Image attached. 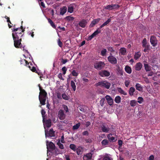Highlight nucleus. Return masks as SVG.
Segmentation results:
<instances>
[{"label":"nucleus","instance_id":"52","mask_svg":"<svg viewBox=\"0 0 160 160\" xmlns=\"http://www.w3.org/2000/svg\"><path fill=\"white\" fill-rule=\"evenodd\" d=\"M58 46L61 48H62V43L60 39H58Z\"/></svg>","mask_w":160,"mask_h":160},{"label":"nucleus","instance_id":"1","mask_svg":"<svg viewBox=\"0 0 160 160\" xmlns=\"http://www.w3.org/2000/svg\"><path fill=\"white\" fill-rule=\"evenodd\" d=\"M39 87L40 91L39 99L41 105H44L46 104L45 102L47 95V93L44 89H42L40 84H39Z\"/></svg>","mask_w":160,"mask_h":160},{"label":"nucleus","instance_id":"30","mask_svg":"<svg viewBox=\"0 0 160 160\" xmlns=\"http://www.w3.org/2000/svg\"><path fill=\"white\" fill-rule=\"evenodd\" d=\"M111 19L110 18L108 19L107 20L106 22H104L100 26V28H102L103 27L107 25L111 21Z\"/></svg>","mask_w":160,"mask_h":160},{"label":"nucleus","instance_id":"45","mask_svg":"<svg viewBox=\"0 0 160 160\" xmlns=\"http://www.w3.org/2000/svg\"><path fill=\"white\" fill-rule=\"evenodd\" d=\"M62 106L64 110L65 111L66 113H67L68 112V108L67 105H62Z\"/></svg>","mask_w":160,"mask_h":160},{"label":"nucleus","instance_id":"59","mask_svg":"<svg viewBox=\"0 0 160 160\" xmlns=\"http://www.w3.org/2000/svg\"><path fill=\"white\" fill-rule=\"evenodd\" d=\"M122 144V141L121 140H119L118 141V144L119 147H121Z\"/></svg>","mask_w":160,"mask_h":160},{"label":"nucleus","instance_id":"55","mask_svg":"<svg viewBox=\"0 0 160 160\" xmlns=\"http://www.w3.org/2000/svg\"><path fill=\"white\" fill-rule=\"evenodd\" d=\"M62 71L63 72V74H65L66 73V71L67 70V68L66 67H64L62 68Z\"/></svg>","mask_w":160,"mask_h":160},{"label":"nucleus","instance_id":"32","mask_svg":"<svg viewBox=\"0 0 160 160\" xmlns=\"http://www.w3.org/2000/svg\"><path fill=\"white\" fill-rule=\"evenodd\" d=\"M135 91V89L133 87H131L129 90V94L131 96H132L133 95V92Z\"/></svg>","mask_w":160,"mask_h":160},{"label":"nucleus","instance_id":"37","mask_svg":"<svg viewBox=\"0 0 160 160\" xmlns=\"http://www.w3.org/2000/svg\"><path fill=\"white\" fill-rule=\"evenodd\" d=\"M137 104V101L135 100H132L130 102V104L132 107H134Z\"/></svg>","mask_w":160,"mask_h":160},{"label":"nucleus","instance_id":"24","mask_svg":"<svg viewBox=\"0 0 160 160\" xmlns=\"http://www.w3.org/2000/svg\"><path fill=\"white\" fill-rule=\"evenodd\" d=\"M125 71L128 74H131L132 72V69L128 65H127L125 66Z\"/></svg>","mask_w":160,"mask_h":160},{"label":"nucleus","instance_id":"54","mask_svg":"<svg viewBox=\"0 0 160 160\" xmlns=\"http://www.w3.org/2000/svg\"><path fill=\"white\" fill-rule=\"evenodd\" d=\"M130 81L129 80H126L125 81L124 84L125 86L128 87L130 84Z\"/></svg>","mask_w":160,"mask_h":160},{"label":"nucleus","instance_id":"39","mask_svg":"<svg viewBox=\"0 0 160 160\" xmlns=\"http://www.w3.org/2000/svg\"><path fill=\"white\" fill-rule=\"evenodd\" d=\"M118 91L121 94L124 95H127V92H124L121 88H118Z\"/></svg>","mask_w":160,"mask_h":160},{"label":"nucleus","instance_id":"60","mask_svg":"<svg viewBox=\"0 0 160 160\" xmlns=\"http://www.w3.org/2000/svg\"><path fill=\"white\" fill-rule=\"evenodd\" d=\"M57 96L58 98L59 99H61L62 97L61 96V94L59 92H58L57 93Z\"/></svg>","mask_w":160,"mask_h":160},{"label":"nucleus","instance_id":"53","mask_svg":"<svg viewBox=\"0 0 160 160\" xmlns=\"http://www.w3.org/2000/svg\"><path fill=\"white\" fill-rule=\"evenodd\" d=\"M105 100V98H102L101 99V100H100V104L102 106L103 105Z\"/></svg>","mask_w":160,"mask_h":160},{"label":"nucleus","instance_id":"28","mask_svg":"<svg viewBox=\"0 0 160 160\" xmlns=\"http://www.w3.org/2000/svg\"><path fill=\"white\" fill-rule=\"evenodd\" d=\"M70 84L71 86L72 87L73 91H75L76 90V85L75 83L73 80L71 81Z\"/></svg>","mask_w":160,"mask_h":160},{"label":"nucleus","instance_id":"43","mask_svg":"<svg viewBox=\"0 0 160 160\" xmlns=\"http://www.w3.org/2000/svg\"><path fill=\"white\" fill-rule=\"evenodd\" d=\"M107 53V50L106 49H103L101 52V54L102 56H105Z\"/></svg>","mask_w":160,"mask_h":160},{"label":"nucleus","instance_id":"47","mask_svg":"<svg viewBox=\"0 0 160 160\" xmlns=\"http://www.w3.org/2000/svg\"><path fill=\"white\" fill-rule=\"evenodd\" d=\"M46 113V112L43 109H42L41 110V114L43 118V122H44V115Z\"/></svg>","mask_w":160,"mask_h":160},{"label":"nucleus","instance_id":"9","mask_svg":"<svg viewBox=\"0 0 160 160\" xmlns=\"http://www.w3.org/2000/svg\"><path fill=\"white\" fill-rule=\"evenodd\" d=\"M150 42L152 46L155 47L158 44V40L154 36H151L150 38Z\"/></svg>","mask_w":160,"mask_h":160},{"label":"nucleus","instance_id":"29","mask_svg":"<svg viewBox=\"0 0 160 160\" xmlns=\"http://www.w3.org/2000/svg\"><path fill=\"white\" fill-rule=\"evenodd\" d=\"M141 56V53L140 52H136L134 55V59L137 60L139 59Z\"/></svg>","mask_w":160,"mask_h":160},{"label":"nucleus","instance_id":"40","mask_svg":"<svg viewBox=\"0 0 160 160\" xmlns=\"http://www.w3.org/2000/svg\"><path fill=\"white\" fill-rule=\"evenodd\" d=\"M57 144L59 146V147L61 149H64V147L63 145L60 142V140L59 139L58 140V142H57Z\"/></svg>","mask_w":160,"mask_h":160},{"label":"nucleus","instance_id":"31","mask_svg":"<svg viewBox=\"0 0 160 160\" xmlns=\"http://www.w3.org/2000/svg\"><path fill=\"white\" fill-rule=\"evenodd\" d=\"M114 101L116 103H119L121 102V98L120 96H117L115 98Z\"/></svg>","mask_w":160,"mask_h":160},{"label":"nucleus","instance_id":"44","mask_svg":"<svg viewBox=\"0 0 160 160\" xmlns=\"http://www.w3.org/2000/svg\"><path fill=\"white\" fill-rule=\"evenodd\" d=\"M142 47H145V46H147V40L146 38H144L143 39L142 42Z\"/></svg>","mask_w":160,"mask_h":160},{"label":"nucleus","instance_id":"6","mask_svg":"<svg viewBox=\"0 0 160 160\" xmlns=\"http://www.w3.org/2000/svg\"><path fill=\"white\" fill-rule=\"evenodd\" d=\"M105 66L104 62L102 61L97 62L94 65V68L98 70H101Z\"/></svg>","mask_w":160,"mask_h":160},{"label":"nucleus","instance_id":"46","mask_svg":"<svg viewBox=\"0 0 160 160\" xmlns=\"http://www.w3.org/2000/svg\"><path fill=\"white\" fill-rule=\"evenodd\" d=\"M62 97L63 99L65 100H68L69 99V98L68 96H67L66 94L63 93L62 94Z\"/></svg>","mask_w":160,"mask_h":160},{"label":"nucleus","instance_id":"10","mask_svg":"<svg viewBox=\"0 0 160 160\" xmlns=\"http://www.w3.org/2000/svg\"><path fill=\"white\" fill-rule=\"evenodd\" d=\"M99 75L102 77H108L110 75L109 72L107 70H102L99 72Z\"/></svg>","mask_w":160,"mask_h":160},{"label":"nucleus","instance_id":"15","mask_svg":"<svg viewBox=\"0 0 160 160\" xmlns=\"http://www.w3.org/2000/svg\"><path fill=\"white\" fill-rule=\"evenodd\" d=\"M142 67V65L141 63L138 62L137 63L135 66V68L136 70L137 71H140Z\"/></svg>","mask_w":160,"mask_h":160},{"label":"nucleus","instance_id":"34","mask_svg":"<svg viewBox=\"0 0 160 160\" xmlns=\"http://www.w3.org/2000/svg\"><path fill=\"white\" fill-rule=\"evenodd\" d=\"M108 141L106 139H104L101 142L102 145L103 146L107 145L108 144Z\"/></svg>","mask_w":160,"mask_h":160},{"label":"nucleus","instance_id":"2","mask_svg":"<svg viewBox=\"0 0 160 160\" xmlns=\"http://www.w3.org/2000/svg\"><path fill=\"white\" fill-rule=\"evenodd\" d=\"M14 41V47L17 48H21L22 47L21 43L22 38L17 35L16 36H12Z\"/></svg>","mask_w":160,"mask_h":160},{"label":"nucleus","instance_id":"33","mask_svg":"<svg viewBox=\"0 0 160 160\" xmlns=\"http://www.w3.org/2000/svg\"><path fill=\"white\" fill-rule=\"evenodd\" d=\"M101 28H100V27L98 28L97 30L95 31L92 34H93V35L95 36H96V35H97L99 33H100L101 32Z\"/></svg>","mask_w":160,"mask_h":160},{"label":"nucleus","instance_id":"62","mask_svg":"<svg viewBox=\"0 0 160 160\" xmlns=\"http://www.w3.org/2000/svg\"><path fill=\"white\" fill-rule=\"evenodd\" d=\"M95 36L92 34L91 36H90L88 38V39L89 40H91Z\"/></svg>","mask_w":160,"mask_h":160},{"label":"nucleus","instance_id":"25","mask_svg":"<svg viewBox=\"0 0 160 160\" xmlns=\"http://www.w3.org/2000/svg\"><path fill=\"white\" fill-rule=\"evenodd\" d=\"M48 22L50 23V24L52 26V27L54 28L56 30H57L56 26L53 22L52 20L49 18H48Z\"/></svg>","mask_w":160,"mask_h":160},{"label":"nucleus","instance_id":"21","mask_svg":"<svg viewBox=\"0 0 160 160\" xmlns=\"http://www.w3.org/2000/svg\"><path fill=\"white\" fill-rule=\"evenodd\" d=\"M67 8L66 6H63L60 8V14L62 15H64L66 12Z\"/></svg>","mask_w":160,"mask_h":160},{"label":"nucleus","instance_id":"48","mask_svg":"<svg viewBox=\"0 0 160 160\" xmlns=\"http://www.w3.org/2000/svg\"><path fill=\"white\" fill-rule=\"evenodd\" d=\"M143 101V99L142 97H139L138 98V102L140 104Z\"/></svg>","mask_w":160,"mask_h":160},{"label":"nucleus","instance_id":"41","mask_svg":"<svg viewBox=\"0 0 160 160\" xmlns=\"http://www.w3.org/2000/svg\"><path fill=\"white\" fill-rule=\"evenodd\" d=\"M80 125V123L79 122L76 125H74L72 127L73 130H77L78 129Z\"/></svg>","mask_w":160,"mask_h":160},{"label":"nucleus","instance_id":"3","mask_svg":"<svg viewBox=\"0 0 160 160\" xmlns=\"http://www.w3.org/2000/svg\"><path fill=\"white\" fill-rule=\"evenodd\" d=\"M12 29V36H16L17 35L18 37L21 38L23 34L22 32L25 31L24 29L21 30L20 28H13Z\"/></svg>","mask_w":160,"mask_h":160},{"label":"nucleus","instance_id":"7","mask_svg":"<svg viewBox=\"0 0 160 160\" xmlns=\"http://www.w3.org/2000/svg\"><path fill=\"white\" fill-rule=\"evenodd\" d=\"M108 61L112 64H115L117 63V59L112 56L111 53L110 54V55L108 57Z\"/></svg>","mask_w":160,"mask_h":160},{"label":"nucleus","instance_id":"42","mask_svg":"<svg viewBox=\"0 0 160 160\" xmlns=\"http://www.w3.org/2000/svg\"><path fill=\"white\" fill-rule=\"evenodd\" d=\"M73 10V7L72 6H70L68 7V12L71 13L72 12Z\"/></svg>","mask_w":160,"mask_h":160},{"label":"nucleus","instance_id":"5","mask_svg":"<svg viewBox=\"0 0 160 160\" xmlns=\"http://www.w3.org/2000/svg\"><path fill=\"white\" fill-rule=\"evenodd\" d=\"M120 7V6L117 4H111L108 5L106 6H105L104 8L109 11L112 10H113L118 9Z\"/></svg>","mask_w":160,"mask_h":160},{"label":"nucleus","instance_id":"20","mask_svg":"<svg viewBox=\"0 0 160 160\" xmlns=\"http://www.w3.org/2000/svg\"><path fill=\"white\" fill-rule=\"evenodd\" d=\"M45 122L46 126L48 128H50L51 126V120L50 119L46 120L45 121L44 120V122Z\"/></svg>","mask_w":160,"mask_h":160},{"label":"nucleus","instance_id":"12","mask_svg":"<svg viewBox=\"0 0 160 160\" xmlns=\"http://www.w3.org/2000/svg\"><path fill=\"white\" fill-rule=\"evenodd\" d=\"M92 154L90 152L86 154L85 155H84L83 157V160H90L92 158Z\"/></svg>","mask_w":160,"mask_h":160},{"label":"nucleus","instance_id":"14","mask_svg":"<svg viewBox=\"0 0 160 160\" xmlns=\"http://www.w3.org/2000/svg\"><path fill=\"white\" fill-rule=\"evenodd\" d=\"M87 23V22L86 20L83 19L79 22L78 23V25L81 27L82 28H84L85 27Z\"/></svg>","mask_w":160,"mask_h":160},{"label":"nucleus","instance_id":"35","mask_svg":"<svg viewBox=\"0 0 160 160\" xmlns=\"http://www.w3.org/2000/svg\"><path fill=\"white\" fill-rule=\"evenodd\" d=\"M27 67H28L33 72H36L37 70H36V68L35 67L33 66L31 67L29 64L28 66Z\"/></svg>","mask_w":160,"mask_h":160},{"label":"nucleus","instance_id":"57","mask_svg":"<svg viewBox=\"0 0 160 160\" xmlns=\"http://www.w3.org/2000/svg\"><path fill=\"white\" fill-rule=\"evenodd\" d=\"M59 140H60V142H61L62 143H65V141L64 140V136L63 135L61 136L60 139Z\"/></svg>","mask_w":160,"mask_h":160},{"label":"nucleus","instance_id":"18","mask_svg":"<svg viewBox=\"0 0 160 160\" xmlns=\"http://www.w3.org/2000/svg\"><path fill=\"white\" fill-rule=\"evenodd\" d=\"M112 134L111 133L108 134L107 135V138L110 142H114L116 141L117 139L114 137L112 136Z\"/></svg>","mask_w":160,"mask_h":160},{"label":"nucleus","instance_id":"22","mask_svg":"<svg viewBox=\"0 0 160 160\" xmlns=\"http://www.w3.org/2000/svg\"><path fill=\"white\" fill-rule=\"evenodd\" d=\"M20 61L21 64H23L27 67L29 64V63L25 59H21Z\"/></svg>","mask_w":160,"mask_h":160},{"label":"nucleus","instance_id":"23","mask_svg":"<svg viewBox=\"0 0 160 160\" xmlns=\"http://www.w3.org/2000/svg\"><path fill=\"white\" fill-rule=\"evenodd\" d=\"M136 89L139 91L141 92L143 90L142 87L141 85L138 83H137L135 85Z\"/></svg>","mask_w":160,"mask_h":160},{"label":"nucleus","instance_id":"56","mask_svg":"<svg viewBox=\"0 0 160 160\" xmlns=\"http://www.w3.org/2000/svg\"><path fill=\"white\" fill-rule=\"evenodd\" d=\"M76 150V152L78 155H79L80 154V152H81V148H77Z\"/></svg>","mask_w":160,"mask_h":160},{"label":"nucleus","instance_id":"58","mask_svg":"<svg viewBox=\"0 0 160 160\" xmlns=\"http://www.w3.org/2000/svg\"><path fill=\"white\" fill-rule=\"evenodd\" d=\"M107 49L108 51H110L111 52H113L114 51V50L112 47H108L107 48Z\"/></svg>","mask_w":160,"mask_h":160},{"label":"nucleus","instance_id":"49","mask_svg":"<svg viewBox=\"0 0 160 160\" xmlns=\"http://www.w3.org/2000/svg\"><path fill=\"white\" fill-rule=\"evenodd\" d=\"M72 74L73 76L77 77L78 75V73L75 70H73L72 72Z\"/></svg>","mask_w":160,"mask_h":160},{"label":"nucleus","instance_id":"38","mask_svg":"<svg viewBox=\"0 0 160 160\" xmlns=\"http://www.w3.org/2000/svg\"><path fill=\"white\" fill-rule=\"evenodd\" d=\"M65 19L69 21H72L74 20V18L71 16H68L65 18Z\"/></svg>","mask_w":160,"mask_h":160},{"label":"nucleus","instance_id":"64","mask_svg":"<svg viewBox=\"0 0 160 160\" xmlns=\"http://www.w3.org/2000/svg\"><path fill=\"white\" fill-rule=\"evenodd\" d=\"M154 157L153 155L150 156L149 157V159L148 160H154Z\"/></svg>","mask_w":160,"mask_h":160},{"label":"nucleus","instance_id":"51","mask_svg":"<svg viewBox=\"0 0 160 160\" xmlns=\"http://www.w3.org/2000/svg\"><path fill=\"white\" fill-rule=\"evenodd\" d=\"M103 160H113L112 158L108 156H105L103 158Z\"/></svg>","mask_w":160,"mask_h":160},{"label":"nucleus","instance_id":"63","mask_svg":"<svg viewBox=\"0 0 160 160\" xmlns=\"http://www.w3.org/2000/svg\"><path fill=\"white\" fill-rule=\"evenodd\" d=\"M68 61V60L67 59H62V62L63 64H64L66 63Z\"/></svg>","mask_w":160,"mask_h":160},{"label":"nucleus","instance_id":"16","mask_svg":"<svg viewBox=\"0 0 160 160\" xmlns=\"http://www.w3.org/2000/svg\"><path fill=\"white\" fill-rule=\"evenodd\" d=\"M101 128L102 132H108L110 130V128L107 125H102Z\"/></svg>","mask_w":160,"mask_h":160},{"label":"nucleus","instance_id":"19","mask_svg":"<svg viewBox=\"0 0 160 160\" xmlns=\"http://www.w3.org/2000/svg\"><path fill=\"white\" fill-rule=\"evenodd\" d=\"M100 20V18L94 19L92 21L91 23L90 24V26L91 27H93L96 24L98 23L99 22Z\"/></svg>","mask_w":160,"mask_h":160},{"label":"nucleus","instance_id":"4","mask_svg":"<svg viewBox=\"0 0 160 160\" xmlns=\"http://www.w3.org/2000/svg\"><path fill=\"white\" fill-rule=\"evenodd\" d=\"M96 86H100L102 88H105L107 89H109L110 86L111 84L108 82L104 81H102L96 83Z\"/></svg>","mask_w":160,"mask_h":160},{"label":"nucleus","instance_id":"8","mask_svg":"<svg viewBox=\"0 0 160 160\" xmlns=\"http://www.w3.org/2000/svg\"><path fill=\"white\" fill-rule=\"evenodd\" d=\"M58 116L60 120H64L66 117V115L64 113L63 110L60 109L58 112Z\"/></svg>","mask_w":160,"mask_h":160},{"label":"nucleus","instance_id":"17","mask_svg":"<svg viewBox=\"0 0 160 160\" xmlns=\"http://www.w3.org/2000/svg\"><path fill=\"white\" fill-rule=\"evenodd\" d=\"M47 148L48 149H50L52 150L55 149V145L54 144L51 142H50L48 144L47 143Z\"/></svg>","mask_w":160,"mask_h":160},{"label":"nucleus","instance_id":"13","mask_svg":"<svg viewBox=\"0 0 160 160\" xmlns=\"http://www.w3.org/2000/svg\"><path fill=\"white\" fill-rule=\"evenodd\" d=\"M106 98L107 100L108 104L110 106H112L113 105V100L112 98L108 95L106 96Z\"/></svg>","mask_w":160,"mask_h":160},{"label":"nucleus","instance_id":"26","mask_svg":"<svg viewBox=\"0 0 160 160\" xmlns=\"http://www.w3.org/2000/svg\"><path fill=\"white\" fill-rule=\"evenodd\" d=\"M120 52L121 55H125L127 52L126 49L124 48H121L120 49Z\"/></svg>","mask_w":160,"mask_h":160},{"label":"nucleus","instance_id":"27","mask_svg":"<svg viewBox=\"0 0 160 160\" xmlns=\"http://www.w3.org/2000/svg\"><path fill=\"white\" fill-rule=\"evenodd\" d=\"M144 67L146 72L150 71L151 70L150 66L148 64H144Z\"/></svg>","mask_w":160,"mask_h":160},{"label":"nucleus","instance_id":"61","mask_svg":"<svg viewBox=\"0 0 160 160\" xmlns=\"http://www.w3.org/2000/svg\"><path fill=\"white\" fill-rule=\"evenodd\" d=\"M82 135L83 136H88V132L87 131H85L82 132Z\"/></svg>","mask_w":160,"mask_h":160},{"label":"nucleus","instance_id":"36","mask_svg":"<svg viewBox=\"0 0 160 160\" xmlns=\"http://www.w3.org/2000/svg\"><path fill=\"white\" fill-rule=\"evenodd\" d=\"M70 148L74 151H75L76 149V145L73 144H71L69 146Z\"/></svg>","mask_w":160,"mask_h":160},{"label":"nucleus","instance_id":"11","mask_svg":"<svg viewBox=\"0 0 160 160\" xmlns=\"http://www.w3.org/2000/svg\"><path fill=\"white\" fill-rule=\"evenodd\" d=\"M46 137H53L55 136V132L53 131L52 128L49 131V132L45 131Z\"/></svg>","mask_w":160,"mask_h":160},{"label":"nucleus","instance_id":"50","mask_svg":"<svg viewBox=\"0 0 160 160\" xmlns=\"http://www.w3.org/2000/svg\"><path fill=\"white\" fill-rule=\"evenodd\" d=\"M143 48H145L143 50V52H146L148 50H149L150 45H147L145 47H143Z\"/></svg>","mask_w":160,"mask_h":160}]
</instances>
